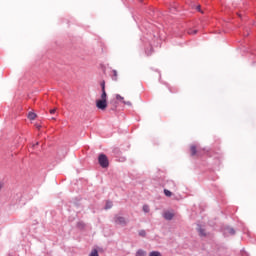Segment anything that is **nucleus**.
Listing matches in <instances>:
<instances>
[{
  "label": "nucleus",
  "instance_id": "2eb2a0df",
  "mask_svg": "<svg viewBox=\"0 0 256 256\" xmlns=\"http://www.w3.org/2000/svg\"><path fill=\"white\" fill-rule=\"evenodd\" d=\"M188 33L189 35H197V30L190 29Z\"/></svg>",
  "mask_w": 256,
  "mask_h": 256
},
{
  "label": "nucleus",
  "instance_id": "5701e85b",
  "mask_svg": "<svg viewBox=\"0 0 256 256\" xmlns=\"http://www.w3.org/2000/svg\"><path fill=\"white\" fill-rule=\"evenodd\" d=\"M197 10H198V11H201V6H197Z\"/></svg>",
  "mask_w": 256,
  "mask_h": 256
},
{
  "label": "nucleus",
  "instance_id": "0eeeda50",
  "mask_svg": "<svg viewBox=\"0 0 256 256\" xmlns=\"http://www.w3.org/2000/svg\"><path fill=\"white\" fill-rule=\"evenodd\" d=\"M28 119H30V121H35V119H37V114H35L34 112H29Z\"/></svg>",
  "mask_w": 256,
  "mask_h": 256
},
{
  "label": "nucleus",
  "instance_id": "f03ea898",
  "mask_svg": "<svg viewBox=\"0 0 256 256\" xmlns=\"http://www.w3.org/2000/svg\"><path fill=\"white\" fill-rule=\"evenodd\" d=\"M98 163L102 169H107L109 167V158L105 154H100L98 156Z\"/></svg>",
  "mask_w": 256,
  "mask_h": 256
},
{
  "label": "nucleus",
  "instance_id": "dca6fc26",
  "mask_svg": "<svg viewBox=\"0 0 256 256\" xmlns=\"http://www.w3.org/2000/svg\"><path fill=\"white\" fill-rule=\"evenodd\" d=\"M111 207H113V202H107L106 209H111Z\"/></svg>",
  "mask_w": 256,
  "mask_h": 256
},
{
  "label": "nucleus",
  "instance_id": "20e7f679",
  "mask_svg": "<svg viewBox=\"0 0 256 256\" xmlns=\"http://www.w3.org/2000/svg\"><path fill=\"white\" fill-rule=\"evenodd\" d=\"M163 217L167 221H171V219H173V217H175V214H173V212L166 211V212H164Z\"/></svg>",
  "mask_w": 256,
  "mask_h": 256
},
{
  "label": "nucleus",
  "instance_id": "7ed1b4c3",
  "mask_svg": "<svg viewBox=\"0 0 256 256\" xmlns=\"http://www.w3.org/2000/svg\"><path fill=\"white\" fill-rule=\"evenodd\" d=\"M114 222L117 225H127V219H125V217H123V216H115Z\"/></svg>",
  "mask_w": 256,
  "mask_h": 256
},
{
  "label": "nucleus",
  "instance_id": "6ab92c4d",
  "mask_svg": "<svg viewBox=\"0 0 256 256\" xmlns=\"http://www.w3.org/2000/svg\"><path fill=\"white\" fill-rule=\"evenodd\" d=\"M56 111H57V109L54 108V109L50 110V114L53 115V114H55Z\"/></svg>",
  "mask_w": 256,
  "mask_h": 256
},
{
  "label": "nucleus",
  "instance_id": "6e6552de",
  "mask_svg": "<svg viewBox=\"0 0 256 256\" xmlns=\"http://www.w3.org/2000/svg\"><path fill=\"white\" fill-rule=\"evenodd\" d=\"M136 256H147V251H145L143 249H139L136 252Z\"/></svg>",
  "mask_w": 256,
  "mask_h": 256
},
{
  "label": "nucleus",
  "instance_id": "39448f33",
  "mask_svg": "<svg viewBox=\"0 0 256 256\" xmlns=\"http://www.w3.org/2000/svg\"><path fill=\"white\" fill-rule=\"evenodd\" d=\"M116 99H117V101H122L124 103V105H128L129 107H131V102L125 101V98L123 96L116 94Z\"/></svg>",
  "mask_w": 256,
  "mask_h": 256
},
{
  "label": "nucleus",
  "instance_id": "1a4fd4ad",
  "mask_svg": "<svg viewBox=\"0 0 256 256\" xmlns=\"http://www.w3.org/2000/svg\"><path fill=\"white\" fill-rule=\"evenodd\" d=\"M118 77H119V74L117 73V70H112L113 81H117Z\"/></svg>",
  "mask_w": 256,
  "mask_h": 256
},
{
  "label": "nucleus",
  "instance_id": "aec40b11",
  "mask_svg": "<svg viewBox=\"0 0 256 256\" xmlns=\"http://www.w3.org/2000/svg\"><path fill=\"white\" fill-rule=\"evenodd\" d=\"M139 235H141L142 237H145V231L144 230L140 231Z\"/></svg>",
  "mask_w": 256,
  "mask_h": 256
},
{
  "label": "nucleus",
  "instance_id": "412c9836",
  "mask_svg": "<svg viewBox=\"0 0 256 256\" xmlns=\"http://www.w3.org/2000/svg\"><path fill=\"white\" fill-rule=\"evenodd\" d=\"M35 126H36V129H41V125L39 124H36Z\"/></svg>",
  "mask_w": 256,
  "mask_h": 256
},
{
  "label": "nucleus",
  "instance_id": "a211bd4d",
  "mask_svg": "<svg viewBox=\"0 0 256 256\" xmlns=\"http://www.w3.org/2000/svg\"><path fill=\"white\" fill-rule=\"evenodd\" d=\"M199 233L201 236H205V230L204 229H199Z\"/></svg>",
  "mask_w": 256,
  "mask_h": 256
},
{
  "label": "nucleus",
  "instance_id": "ddd939ff",
  "mask_svg": "<svg viewBox=\"0 0 256 256\" xmlns=\"http://www.w3.org/2000/svg\"><path fill=\"white\" fill-rule=\"evenodd\" d=\"M89 256H99V252L97 251V249H94L91 251Z\"/></svg>",
  "mask_w": 256,
  "mask_h": 256
},
{
  "label": "nucleus",
  "instance_id": "9b49d317",
  "mask_svg": "<svg viewBox=\"0 0 256 256\" xmlns=\"http://www.w3.org/2000/svg\"><path fill=\"white\" fill-rule=\"evenodd\" d=\"M164 195L166 197H171V195H173V193L171 191H169L168 189H164Z\"/></svg>",
  "mask_w": 256,
  "mask_h": 256
},
{
  "label": "nucleus",
  "instance_id": "f8f14e48",
  "mask_svg": "<svg viewBox=\"0 0 256 256\" xmlns=\"http://www.w3.org/2000/svg\"><path fill=\"white\" fill-rule=\"evenodd\" d=\"M149 256H161V252L152 251V252H150Z\"/></svg>",
  "mask_w": 256,
  "mask_h": 256
},
{
  "label": "nucleus",
  "instance_id": "f3484780",
  "mask_svg": "<svg viewBox=\"0 0 256 256\" xmlns=\"http://www.w3.org/2000/svg\"><path fill=\"white\" fill-rule=\"evenodd\" d=\"M144 213H149V207L147 205L143 206Z\"/></svg>",
  "mask_w": 256,
  "mask_h": 256
},
{
  "label": "nucleus",
  "instance_id": "4468645a",
  "mask_svg": "<svg viewBox=\"0 0 256 256\" xmlns=\"http://www.w3.org/2000/svg\"><path fill=\"white\" fill-rule=\"evenodd\" d=\"M100 87H101V91H106V90H105V80H103V81L100 83Z\"/></svg>",
  "mask_w": 256,
  "mask_h": 256
},
{
  "label": "nucleus",
  "instance_id": "9d476101",
  "mask_svg": "<svg viewBox=\"0 0 256 256\" xmlns=\"http://www.w3.org/2000/svg\"><path fill=\"white\" fill-rule=\"evenodd\" d=\"M225 233H228V235H235V230L233 228H227Z\"/></svg>",
  "mask_w": 256,
  "mask_h": 256
},
{
  "label": "nucleus",
  "instance_id": "423d86ee",
  "mask_svg": "<svg viewBox=\"0 0 256 256\" xmlns=\"http://www.w3.org/2000/svg\"><path fill=\"white\" fill-rule=\"evenodd\" d=\"M190 153H191L192 157H195V155H197V146L192 145L190 147Z\"/></svg>",
  "mask_w": 256,
  "mask_h": 256
},
{
  "label": "nucleus",
  "instance_id": "f257e3e1",
  "mask_svg": "<svg viewBox=\"0 0 256 256\" xmlns=\"http://www.w3.org/2000/svg\"><path fill=\"white\" fill-rule=\"evenodd\" d=\"M96 107L101 111L107 109V91H102L100 99L96 100Z\"/></svg>",
  "mask_w": 256,
  "mask_h": 256
},
{
  "label": "nucleus",
  "instance_id": "4be33fe9",
  "mask_svg": "<svg viewBox=\"0 0 256 256\" xmlns=\"http://www.w3.org/2000/svg\"><path fill=\"white\" fill-rule=\"evenodd\" d=\"M3 189V182L0 181V190Z\"/></svg>",
  "mask_w": 256,
  "mask_h": 256
}]
</instances>
